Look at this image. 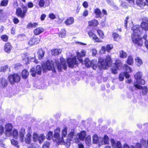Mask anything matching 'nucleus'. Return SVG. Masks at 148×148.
Masks as SVG:
<instances>
[{
    "label": "nucleus",
    "instance_id": "2eb2a0df",
    "mask_svg": "<svg viewBox=\"0 0 148 148\" xmlns=\"http://www.w3.org/2000/svg\"><path fill=\"white\" fill-rule=\"evenodd\" d=\"M40 40L38 38H32L28 42L29 45H36L39 43Z\"/></svg>",
    "mask_w": 148,
    "mask_h": 148
},
{
    "label": "nucleus",
    "instance_id": "2f4dec72",
    "mask_svg": "<svg viewBox=\"0 0 148 148\" xmlns=\"http://www.w3.org/2000/svg\"><path fill=\"white\" fill-rule=\"evenodd\" d=\"M29 75V72L26 69L23 70L21 73L22 77L24 79H26L28 76Z\"/></svg>",
    "mask_w": 148,
    "mask_h": 148
},
{
    "label": "nucleus",
    "instance_id": "f8f14e48",
    "mask_svg": "<svg viewBox=\"0 0 148 148\" xmlns=\"http://www.w3.org/2000/svg\"><path fill=\"white\" fill-rule=\"evenodd\" d=\"M121 66V64L120 63H116L113 65L111 68V70L112 73L114 74L117 73V71L119 69V67Z\"/></svg>",
    "mask_w": 148,
    "mask_h": 148
},
{
    "label": "nucleus",
    "instance_id": "c03bdc74",
    "mask_svg": "<svg viewBox=\"0 0 148 148\" xmlns=\"http://www.w3.org/2000/svg\"><path fill=\"white\" fill-rule=\"evenodd\" d=\"M11 142L12 145L16 147L17 148H19V146L18 145V143L17 140L14 139H12L11 140Z\"/></svg>",
    "mask_w": 148,
    "mask_h": 148
},
{
    "label": "nucleus",
    "instance_id": "6e6552de",
    "mask_svg": "<svg viewBox=\"0 0 148 148\" xmlns=\"http://www.w3.org/2000/svg\"><path fill=\"white\" fill-rule=\"evenodd\" d=\"M22 8L23 10L19 7L16 8V14L18 17H20L22 18H24L26 16V14L27 13L28 8L26 6L22 5Z\"/></svg>",
    "mask_w": 148,
    "mask_h": 148
},
{
    "label": "nucleus",
    "instance_id": "0e129e2a",
    "mask_svg": "<svg viewBox=\"0 0 148 148\" xmlns=\"http://www.w3.org/2000/svg\"><path fill=\"white\" fill-rule=\"evenodd\" d=\"M124 74V77L126 78V79H129L130 77V75L129 74V73L127 72H125L123 73Z\"/></svg>",
    "mask_w": 148,
    "mask_h": 148
},
{
    "label": "nucleus",
    "instance_id": "4c0bfd02",
    "mask_svg": "<svg viewBox=\"0 0 148 148\" xmlns=\"http://www.w3.org/2000/svg\"><path fill=\"white\" fill-rule=\"evenodd\" d=\"M114 40V41H119L121 38L120 36L118 34L116 33H113L112 34Z\"/></svg>",
    "mask_w": 148,
    "mask_h": 148
},
{
    "label": "nucleus",
    "instance_id": "37998d69",
    "mask_svg": "<svg viewBox=\"0 0 148 148\" xmlns=\"http://www.w3.org/2000/svg\"><path fill=\"white\" fill-rule=\"evenodd\" d=\"M124 69L125 70V72L129 73L132 71V69L131 67L127 64L124 65Z\"/></svg>",
    "mask_w": 148,
    "mask_h": 148
},
{
    "label": "nucleus",
    "instance_id": "58836bf2",
    "mask_svg": "<svg viewBox=\"0 0 148 148\" xmlns=\"http://www.w3.org/2000/svg\"><path fill=\"white\" fill-rule=\"evenodd\" d=\"M120 57L121 58H124L127 56V54L123 50H121L119 52Z\"/></svg>",
    "mask_w": 148,
    "mask_h": 148
},
{
    "label": "nucleus",
    "instance_id": "bf43d9fd",
    "mask_svg": "<svg viewBox=\"0 0 148 148\" xmlns=\"http://www.w3.org/2000/svg\"><path fill=\"white\" fill-rule=\"evenodd\" d=\"M13 21L14 24H17L19 22V19L16 17L14 18Z\"/></svg>",
    "mask_w": 148,
    "mask_h": 148
},
{
    "label": "nucleus",
    "instance_id": "69168bd1",
    "mask_svg": "<svg viewBox=\"0 0 148 148\" xmlns=\"http://www.w3.org/2000/svg\"><path fill=\"white\" fill-rule=\"evenodd\" d=\"M34 4L32 2H28L27 3V7L28 8H32L33 7Z\"/></svg>",
    "mask_w": 148,
    "mask_h": 148
},
{
    "label": "nucleus",
    "instance_id": "e433bc0d",
    "mask_svg": "<svg viewBox=\"0 0 148 148\" xmlns=\"http://www.w3.org/2000/svg\"><path fill=\"white\" fill-rule=\"evenodd\" d=\"M127 63L129 65H132L133 63V60L132 57L130 56H128L127 60Z\"/></svg>",
    "mask_w": 148,
    "mask_h": 148
},
{
    "label": "nucleus",
    "instance_id": "4be33fe9",
    "mask_svg": "<svg viewBox=\"0 0 148 148\" xmlns=\"http://www.w3.org/2000/svg\"><path fill=\"white\" fill-rule=\"evenodd\" d=\"M62 51V49H54L51 50V54L54 56L58 55L61 53Z\"/></svg>",
    "mask_w": 148,
    "mask_h": 148
},
{
    "label": "nucleus",
    "instance_id": "774afa93",
    "mask_svg": "<svg viewBox=\"0 0 148 148\" xmlns=\"http://www.w3.org/2000/svg\"><path fill=\"white\" fill-rule=\"evenodd\" d=\"M127 1L132 5H133L134 4V0H126Z\"/></svg>",
    "mask_w": 148,
    "mask_h": 148
},
{
    "label": "nucleus",
    "instance_id": "6ab92c4d",
    "mask_svg": "<svg viewBox=\"0 0 148 148\" xmlns=\"http://www.w3.org/2000/svg\"><path fill=\"white\" fill-rule=\"evenodd\" d=\"M44 31V29L41 27L36 28L34 31V34L36 35H39Z\"/></svg>",
    "mask_w": 148,
    "mask_h": 148
},
{
    "label": "nucleus",
    "instance_id": "393cba45",
    "mask_svg": "<svg viewBox=\"0 0 148 148\" xmlns=\"http://www.w3.org/2000/svg\"><path fill=\"white\" fill-rule=\"evenodd\" d=\"M55 62L56 64L58 71L59 72H62V68H63L62 64L60 63L59 61L58 60H56Z\"/></svg>",
    "mask_w": 148,
    "mask_h": 148
},
{
    "label": "nucleus",
    "instance_id": "ea45409f",
    "mask_svg": "<svg viewBox=\"0 0 148 148\" xmlns=\"http://www.w3.org/2000/svg\"><path fill=\"white\" fill-rule=\"evenodd\" d=\"M42 68L40 65H37L36 68V74L40 75L41 74Z\"/></svg>",
    "mask_w": 148,
    "mask_h": 148
},
{
    "label": "nucleus",
    "instance_id": "3c124183",
    "mask_svg": "<svg viewBox=\"0 0 148 148\" xmlns=\"http://www.w3.org/2000/svg\"><path fill=\"white\" fill-rule=\"evenodd\" d=\"M94 12L95 14L102 15L101 10L98 8L95 9L94 10Z\"/></svg>",
    "mask_w": 148,
    "mask_h": 148
},
{
    "label": "nucleus",
    "instance_id": "b1692460",
    "mask_svg": "<svg viewBox=\"0 0 148 148\" xmlns=\"http://www.w3.org/2000/svg\"><path fill=\"white\" fill-rule=\"evenodd\" d=\"M10 136H12L14 138L17 139L18 136V133L17 130L16 129H14L12 132L9 134Z\"/></svg>",
    "mask_w": 148,
    "mask_h": 148
},
{
    "label": "nucleus",
    "instance_id": "ddd939ff",
    "mask_svg": "<svg viewBox=\"0 0 148 148\" xmlns=\"http://www.w3.org/2000/svg\"><path fill=\"white\" fill-rule=\"evenodd\" d=\"M88 34L90 37L92 38L93 40H95V41L99 42H101L100 40V39L91 31H89L88 33Z\"/></svg>",
    "mask_w": 148,
    "mask_h": 148
},
{
    "label": "nucleus",
    "instance_id": "bb28decb",
    "mask_svg": "<svg viewBox=\"0 0 148 148\" xmlns=\"http://www.w3.org/2000/svg\"><path fill=\"white\" fill-rule=\"evenodd\" d=\"M67 127H65L62 131V139H60V140L61 139L62 140H64V138L66 136V135H67ZM60 141V140L59 141Z\"/></svg>",
    "mask_w": 148,
    "mask_h": 148
},
{
    "label": "nucleus",
    "instance_id": "c9c22d12",
    "mask_svg": "<svg viewBox=\"0 0 148 148\" xmlns=\"http://www.w3.org/2000/svg\"><path fill=\"white\" fill-rule=\"evenodd\" d=\"M26 136L27 137L25 138V142L26 143L29 144L31 143V135L30 133H28Z\"/></svg>",
    "mask_w": 148,
    "mask_h": 148
},
{
    "label": "nucleus",
    "instance_id": "c756f323",
    "mask_svg": "<svg viewBox=\"0 0 148 148\" xmlns=\"http://www.w3.org/2000/svg\"><path fill=\"white\" fill-rule=\"evenodd\" d=\"M60 61L61 64H62V66L63 69L65 70L67 68V65L66 62V61L65 59L63 58H60Z\"/></svg>",
    "mask_w": 148,
    "mask_h": 148
},
{
    "label": "nucleus",
    "instance_id": "72a5a7b5",
    "mask_svg": "<svg viewBox=\"0 0 148 148\" xmlns=\"http://www.w3.org/2000/svg\"><path fill=\"white\" fill-rule=\"evenodd\" d=\"M45 138V136H44L43 134H40L39 135L38 141L40 144L43 142Z\"/></svg>",
    "mask_w": 148,
    "mask_h": 148
},
{
    "label": "nucleus",
    "instance_id": "338daca9",
    "mask_svg": "<svg viewBox=\"0 0 148 148\" xmlns=\"http://www.w3.org/2000/svg\"><path fill=\"white\" fill-rule=\"evenodd\" d=\"M46 15L45 14H42L40 16V19L42 21H43L45 19Z\"/></svg>",
    "mask_w": 148,
    "mask_h": 148
},
{
    "label": "nucleus",
    "instance_id": "0eeeda50",
    "mask_svg": "<svg viewBox=\"0 0 148 148\" xmlns=\"http://www.w3.org/2000/svg\"><path fill=\"white\" fill-rule=\"evenodd\" d=\"M44 67L45 69H43V72L44 73L46 72L47 70L48 71L51 70L54 73L56 72V67L54 66V62L53 60H51V61L47 60Z\"/></svg>",
    "mask_w": 148,
    "mask_h": 148
},
{
    "label": "nucleus",
    "instance_id": "dca6fc26",
    "mask_svg": "<svg viewBox=\"0 0 148 148\" xmlns=\"http://www.w3.org/2000/svg\"><path fill=\"white\" fill-rule=\"evenodd\" d=\"M35 58L33 57H28L24 58L23 60V62L24 63H25V64L27 65L29 64L30 62H34L35 60Z\"/></svg>",
    "mask_w": 148,
    "mask_h": 148
},
{
    "label": "nucleus",
    "instance_id": "09e8293b",
    "mask_svg": "<svg viewBox=\"0 0 148 148\" xmlns=\"http://www.w3.org/2000/svg\"><path fill=\"white\" fill-rule=\"evenodd\" d=\"M1 38L4 41L7 42L8 40V36L6 35H3L1 36Z\"/></svg>",
    "mask_w": 148,
    "mask_h": 148
},
{
    "label": "nucleus",
    "instance_id": "423d86ee",
    "mask_svg": "<svg viewBox=\"0 0 148 148\" xmlns=\"http://www.w3.org/2000/svg\"><path fill=\"white\" fill-rule=\"evenodd\" d=\"M112 147L113 148H123L121 142L119 141L116 142L114 139H111L110 140ZM123 148H135L134 146H129L127 143H125L123 145Z\"/></svg>",
    "mask_w": 148,
    "mask_h": 148
},
{
    "label": "nucleus",
    "instance_id": "a878e982",
    "mask_svg": "<svg viewBox=\"0 0 148 148\" xmlns=\"http://www.w3.org/2000/svg\"><path fill=\"white\" fill-rule=\"evenodd\" d=\"M74 21V19L73 17H71L67 18L65 21V23L66 25H70L72 24Z\"/></svg>",
    "mask_w": 148,
    "mask_h": 148
},
{
    "label": "nucleus",
    "instance_id": "603ef678",
    "mask_svg": "<svg viewBox=\"0 0 148 148\" xmlns=\"http://www.w3.org/2000/svg\"><path fill=\"white\" fill-rule=\"evenodd\" d=\"M136 61L138 63V66L141 65L143 64L142 60L138 57H137L135 59Z\"/></svg>",
    "mask_w": 148,
    "mask_h": 148
},
{
    "label": "nucleus",
    "instance_id": "1a4fd4ad",
    "mask_svg": "<svg viewBox=\"0 0 148 148\" xmlns=\"http://www.w3.org/2000/svg\"><path fill=\"white\" fill-rule=\"evenodd\" d=\"M9 81L11 84L13 85L15 83H18L20 80L21 77L17 74L14 73L8 77Z\"/></svg>",
    "mask_w": 148,
    "mask_h": 148
},
{
    "label": "nucleus",
    "instance_id": "7ed1b4c3",
    "mask_svg": "<svg viewBox=\"0 0 148 148\" xmlns=\"http://www.w3.org/2000/svg\"><path fill=\"white\" fill-rule=\"evenodd\" d=\"M77 57L76 56L68 59L67 60V62L68 65L69 67L71 68H73L74 65L77 66L78 63L77 59L78 60L80 63L83 64V60L82 57L85 56L86 52L84 50H82L80 53L77 52L76 53Z\"/></svg>",
    "mask_w": 148,
    "mask_h": 148
},
{
    "label": "nucleus",
    "instance_id": "9b49d317",
    "mask_svg": "<svg viewBox=\"0 0 148 148\" xmlns=\"http://www.w3.org/2000/svg\"><path fill=\"white\" fill-rule=\"evenodd\" d=\"M134 86L137 89H142L141 92L143 95H145L147 94L148 92V88L147 87L144 86L143 87L137 83H134Z\"/></svg>",
    "mask_w": 148,
    "mask_h": 148
},
{
    "label": "nucleus",
    "instance_id": "4468645a",
    "mask_svg": "<svg viewBox=\"0 0 148 148\" xmlns=\"http://www.w3.org/2000/svg\"><path fill=\"white\" fill-rule=\"evenodd\" d=\"M12 49V47L10 43H7L4 45V50L6 52L8 53H9L10 52L11 50Z\"/></svg>",
    "mask_w": 148,
    "mask_h": 148
},
{
    "label": "nucleus",
    "instance_id": "5fc2aeb1",
    "mask_svg": "<svg viewBox=\"0 0 148 148\" xmlns=\"http://www.w3.org/2000/svg\"><path fill=\"white\" fill-rule=\"evenodd\" d=\"M8 68V65H5L1 67L0 71L1 72H4Z\"/></svg>",
    "mask_w": 148,
    "mask_h": 148
},
{
    "label": "nucleus",
    "instance_id": "13d9d810",
    "mask_svg": "<svg viewBox=\"0 0 148 148\" xmlns=\"http://www.w3.org/2000/svg\"><path fill=\"white\" fill-rule=\"evenodd\" d=\"M49 17L51 20H54L56 18V15L53 13L49 14Z\"/></svg>",
    "mask_w": 148,
    "mask_h": 148
},
{
    "label": "nucleus",
    "instance_id": "49530a36",
    "mask_svg": "<svg viewBox=\"0 0 148 148\" xmlns=\"http://www.w3.org/2000/svg\"><path fill=\"white\" fill-rule=\"evenodd\" d=\"M8 0H2L1 1L0 5L2 6H6L8 4Z\"/></svg>",
    "mask_w": 148,
    "mask_h": 148
},
{
    "label": "nucleus",
    "instance_id": "a211bd4d",
    "mask_svg": "<svg viewBox=\"0 0 148 148\" xmlns=\"http://www.w3.org/2000/svg\"><path fill=\"white\" fill-rule=\"evenodd\" d=\"M113 48V45H107L106 47H101V50L104 52L106 51L108 52H109Z\"/></svg>",
    "mask_w": 148,
    "mask_h": 148
},
{
    "label": "nucleus",
    "instance_id": "052dcab7",
    "mask_svg": "<svg viewBox=\"0 0 148 148\" xmlns=\"http://www.w3.org/2000/svg\"><path fill=\"white\" fill-rule=\"evenodd\" d=\"M129 18V16H127L125 19V28L127 27V23L128 19Z\"/></svg>",
    "mask_w": 148,
    "mask_h": 148
},
{
    "label": "nucleus",
    "instance_id": "e2e57ef3",
    "mask_svg": "<svg viewBox=\"0 0 148 148\" xmlns=\"http://www.w3.org/2000/svg\"><path fill=\"white\" fill-rule=\"evenodd\" d=\"M83 6L85 8H87L88 7V4L86 1L84 2L82 4Z\"/></svg>",
    "mask_w": 148,
    "mask_h": 148
},
{
    "label": "nucleus",
    "instance_id": "680f3d73",
    "mask_svg": "<svg viewBox=\"0 0 148 148\" xmlns=\"http://www.w3.org/2000/svg\"><path fill=\"white\" fill-rule=\"evenodd\" d=\"M4 128L2 125L0 126V135H1L3 133Z\"/></svg>",
    "mask_w": 148,
    "mask_h": 148
},
{
    "label": "nucleus",
    "instance_id": "c85d7f7f",
    "mask_svg": "<svg viewBox=\"0 0 148 148\" xmlns=\"http://www.w3.org/2000/svg\"><path fill=\"white\" fill-rule=\"evenodd\" d=\"M136 4L137 5L142 8L145 5L146 3L145 2H144L143 0H136Z\"/></svg>",
    "mask_w": 148,
    "mask_h": 148
},
{
    "label": "nucleus",
    "instance_id": "7c9ffc66",
    "mask_svg": "<svg viewBox=\"0 0 148 148\" xmlns=\"http://www.w3.org/2000/svg\"><path fill=\"white\" fill-rule=\"evenodd\" d=\"M99 142V138L96 134H94L92 137V143L97 144Z\"/></svg>",
    "mask_w": 148,
    "mask_h": 148
},
{
    "label": "nucleus",
    "instance_id": "aec40b11",
    "mask_svg": "<svg viewBox=\"0 0 148 148\" xmlns=\"http://www.w3.org/2000/svg\"><path fill=\"white\" fill-rule=\"evenodd\" d=\"M88 26H96L99 24L98 21L95 19H94L88 22Z\"/></svg>",
    "mask_w": 148,
    "mask_h": 148
},
{
    "label": "nucleus",
    "instance_id": "412c9836",
    "mask_svg": "<svg viewBox=\"0 0 148 148\" xmlns=\"http://www.w3.org/2000/svg\"><path fill=\"white\" fill-rule=\"evenodd\" d=\"M25 134V130L24 128H22L19 132V136L20 140L22 142L23 141L24 135Z\"/></svg>",
    "mask_w": 148,
    "mask_h": 148
},
{
    "label": "nucleus",
    "instance_id": "9d476101",
    "mask_svg": "<svg viewBox=\"0 0 148 148\" xmlns=\"http://www.w3.org/2000/svg\"><path fill=\"white\" fill-rule=\"evenodd\" d=\"M142 73L141 72H138L134 75L135 78L136 80V82H135L134 84L137 83L138 84L141 85H144L145 84V81L142 79Z\"/></svg>",
    "mask_w": 148,
    "mask_h": 148
},
{
    "label": "nucleus",
    "instance_id": "f3484780",
    "mask_svg": "<svg viewBox=\"0 0 148 148\" xmlns=\"http://www.w3.org/2000/svg\"><path fill=\"white\" fill-rule=\"evenodd\" d=\"M0 84L3 88H5L7 86L8 82L6 79L4 78H1L0 79Z\"/></svg>",
    "mask_w": 148,
    "mask_h": 148
},
{
    "label": "nucleus",
    "instance_id": "cd10ccee",
    "mask_svg": "<svg viewBox=\"0 0 148 148\" xmlns=\"http://www.w3.org/2000/svg\"><path fill=\"white\" fill-rule=\"evenodd\" d=\"M38 58L40 60L41 58H42L44 56L45 52L42 50V49L40 48L38 49Z\"/></svg>",
    "mask_w": 148,
    "mask_h": 148
},
{
    "label": "nucleus",
    "instance_id": "8fccbe9b",
    "mask_svg": "<svg viewBox=\"0 0 148 148\" xmlns=\"http://www.w3.org/2000/svg\"><path fill=\"white\" fill-rule=\"evenodd\" d=\"M66 35V31L64 29L61 30L59 34V37L62 38L64 37Z\"/></svg>",
    "mask_w": 148,
    "mask_h": 148
},
{
    "label": "nucleus",
    "instance_id": "a19ab883",
    "mask_svg": "<svg viewBox=\"0 0 148 148\" xmlns=\"http://www.w3.org/2000/svg\"><path fill=\"white\" fill-rule=\"evenodd\" d=\"M103 140L105 144H109V137L106 135H105L103 137Z\"/></svg>",
    "mask_w": 148,
    "mask_h": 148
},
{
    "label": "nucleus",
    "instance_id": "a18cd8bd",
    "mask_svg": "<svg viewBox=\"0 0 148 148\" xmlns=\"http://www.w3.org/2000/svg\"><path fill=\"white\" fill-rule=\"evenodd\" d=\"M31 75L33 77L36 76V70L35 68L33 67L30 70Z\"/></svg>",
    "mask_w": 148,
    "mask_h": 148
},
{
    "label": "nucleus",
    "instance_id": "20e7f679",
    "mask_svg": "<svg viewBox=\"0 0 148 148\" xmlns=\"http://www.w3.org/2000/svg\"><path fill=\"white\" fill-rule=\"evenodd\" d=\"M74 131V130L72 129L68 135V139H69L70 140H74L75 142L77 143L79 142L80 140H84L86 138V132L85 131H82L78 134V138L76 137Z\"/></svg>",
    "mask_w": 148,
    "mask_h": 148
},
{
    "label": "nucleus",
    "instance_id": "6e6d98bb",
    "mask_svg": "<svg viewBox=\"0 0 148 148\" xmlns=\"http://www.w3.org/2000/svg\"><path fill=\"white\" fill-rule=\"evenodd\" d=\"M50 144V143L49 142H46L43 145L42 148H49Z\"/></svg>",
    "mask_w": 148,
    "mask_h": 148
},
{
    "label": "nucleus",
    "instance_id": "f03ea898",
    "mask_svg": "<svg viewBox=\"0 0 148 148\" xmlns=\"http://www.w3.org/2000/svg\"><path fill=\"white\" fill-rule=\"evenodd\" d=\"M141 27L139 25H136L132 27L133 33L132 35V38L133 42L138 46H141L143 44L142 38L140 35L142 33V30L144 29L146 31L148 30V23L143 22L141 24Z\"/></svg>",
    "mask_w": 148,
    "mask_h": 148
},
{
    "label": "nucleus",
    "instance_id": "f257e3e1",
    "mask_svg": "<svg viewBox=\"0 0 148 148\" xmlns=\"http://www.w3.org/2000/svg\"><path fill=\"white\" fill-rule=\"evenodd\" d=\"M112 63L111 56L110 55L107 56L105 59L102 58H99L97 64L96 61L95 60L90 61L88 58H86L84 62L86 67L91 66L95 70H96L97 67L100 70L106 69L108 67L110 66Z\"/></svg>",
    "mask_w": 148,
    "mask_h": 148
},
{
    "label": "nucleus",
    "instance_id": "4d7b16f0",
    "mask_svg": "<svg viewBox=\"0 0 148 148\" xmlns=\"http://www.w3.org/2000/svg\"><path fill=\"white\" fill-rule=\"evenodd\" d=\"M97 33L101 38L103 37V36H104L103 34V33L102 31L100 29H99L97 31Z\"/></svg>",
    "mask_w": 148,
    "mask_h": 148
},
{
    "label": "nucleus",
    "instance_id": "79ce46f5",
    "mask_svg": "<svg viewBox=\"0 0 148 148\" xmlns=\"http://www.w3.org/2000/svg\"><path fill=\"white\" fill-rule=\"evenodd\" d=\"M33 139L34 142H36L38 141L39 135L36 132H34L33 134Z\"/></svg>",
    "mask_w": 148,
    "mask_h": 148
},
{
    "label": "nucleus",
    "instance_id": "864d4df0",
    "mask_svg": "<svg viewBox=\"0 0 148 148\" xmlns=\"http://www.w3.org/2000/svg\"><path fill=\"white\" fill-rule=\"evenodd\" d=\"M124 75L123 73H121L120 74L119 76V79L120 81H122L124 80Z\"/></svg>",
    "mask_w": 148,
    "mask_h": 148
},
{
    "label": "nucleus",
    "instance_id": "473e14b6",
    "mask_svg": "<svg viewBox=\"0 0 148 148\" xmlns=\"http://www.w3.org/2000/svg\"><path fill=\"white\" fill-rule=\"evenodd\" d=\"M86 143L88 146H90L91 143V137L90 135H88L85 139Z\"/></svg>",
    "mask_w": 148,
    "mask_h": 148
},
{
    "label": "nucleus",
    "instance_id": "f704fd0d",
    "mask_svg": "<svg viewBox=\"0 0 148 148\" xmlns=\"http://www.w3.org/2000/svg\"><path fill=\"white\" fill-rule=\"evenodd\" d=\"M38 25V23H28L27 25V28H31L33 27L35 28L37 27Z\"/></svg>",
    "mask_w": 148,
    "mask_h": 148
},
{
    "label": "nucleus",
    "instance_id": "39448f33",
    "mask_svg": "<svg viewBox=\"0 0 148 148\" xmlns=\"http://www.w3.org/2000/svg\"><path fill=\"white\" fill-rule=\"evenodd\" d=\"M54 132L53 136V132L49 131L47 134V139L48 140H50L52 138L53 140L59 141L60 139V129L59 127H57L55 130Z\"/></svg>",
    "mask_w": 148,
    "mask_h": 148
},
{
    "label": "nucleus",
    "instance_id": "de8ad7c7",
    "mask_svg": "<svg viewBox=\"0 0 148 148\" xmlns=\"http://www.w3.org/2000/svg\"><path fill=\"white\" fill-rule=\"evenodd\" d=\"M38 4L40 7H44L45 4V2L44 0H38Z\"/></svg>",
    "mask_w": 148,
    "mask_h": 148
},
{
    "label": "nucleus",
    "instance_id": "5701e85b",
    "mask_svg": "<svg viewBox=\"0 0 148 148\" xmlns=\"http://www.w3.org/2000/svg\"><path fill=\"white\" fill-rule=\"evenodd\" d=\"M5 127L6 132L10 134L12 130L13 126L11 124L8 123L5 125Z\"/></svg>",
    "mask_w": 148,
    "mask_h": 148
}]
</instances>
